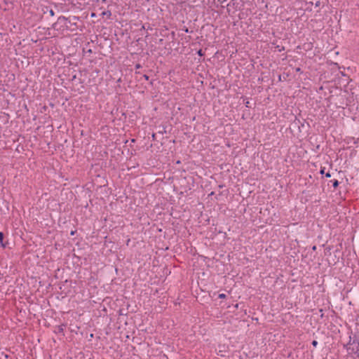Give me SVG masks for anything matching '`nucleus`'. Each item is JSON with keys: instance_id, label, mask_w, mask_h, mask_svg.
I'll return each mask as SVG.
<instances>
[{"instance_id": "nucleus-3", "label": "nucleus", "mask_w": 359, "mask_h": 359, "mask_svg": "<svg viewBox=\"0 0 359 359\" xmlns=\"http://www.w3.org/2000/svg\"><path fill=\"white\" fill-rule=\"evenodd\" d=\"M312 345H313V346H315V347H316V346H317V345H318V341H316V340L313 341H312Z\"/></svg>"}, {"instance_id": "nucleus-2", "label": "nucleus", "mask_w": 359, "mask_h": 359, "mask_svg": "<svg viewBox=\"0 0 359 359\" xmlns=\"http://www.w3.org/2000/svg\"><path fill=\"white\" fill-rule=\"evenodd\" d=\"M4 239V234L2 232H0V243H2Z\"/></svg>"}, {"instance_id": "nucleus-4", "label": "nucleus", "mask_w": 359, "mask_h": 359, "mask_svg": "<svg viewBox=\"0 0 359 359\" xmlns=\"http://www.w3.org/2000/svg\"><path fill=\"white\" fill-rule=\"evenodd\" d=\"M225 297H226V295L224 294H220L219 295V297L221 298V299L224 298Z\"/></svg>"}, {"instance_id": "nucleus-8", "label": "nucleus", "mask_w": 359, "mask_h": 359, "mask_svg": "<svg viewBox=\"0 0 359 359\" xmlns=\"http://www.w3.org/2000/svg\"><path fill=\"white\" fill-rule=\"evenodd\" d=\"M358 359H359V354L358 355Z\"/></svg>"}, {"instance_id": "nucleus-5", "label": "nucleus", "mask_w": 359, "mask_h": 359, "mask_svg": "<svg viewBox=\"0 0 359 359\" xmlns=\"http://www.w3.org/2000/svg\"><path fill=\"white\" fill-rule=\"evenodd\" d=\"M326 177H331V175L327 172L326 175H325Z\"/></svg>"}, {"instance_id": "nucleus-1", "label": "nucleus", "mask_w": 359, "mask_h": 359, "mask_svg": "<svg viewBox=\"0 0 359 359\" xmlns=\"http://www.w3.org/2000/svg\"><path fill=\"white\" fill-rule=\"evenodd\" d=\"M339 185V182H338V180H335L334 182H333V187L334 188L337 187Z\"/></svg>"}, {"instance_id": "nucleus-6", "label": "nucleus", "mask_w": 359, "mask_h": 359, "mask_svg": "<svg viewBox=\"0 0 359 359\" xmlns=\"http://www.w3.org/2000/svg\"><path fill=\"white\" fill-rule=\"evenodd\" d=\"M324 170H325V168L321 169V170H320V173H321V174H324Z\"/></svg>"}, {"instance_id": "nucleus-7", "label": "nucleus", "mask_w": 359, "mask_h": 359, "mask_svg": "<svg viewBox=\"0 0 359 359\" xmlns=\"http://www.w3.org/2000/svg\"><path fill=\"white\" fill-rule=\"evenodd\" d=\"M198 54H199V55H202V53H201V50H199V51H198Z\"/></svg>"}]
</instances>
